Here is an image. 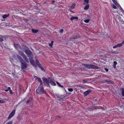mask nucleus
Segmentation results:
<instances>
[{"instance_id": "obj_1", "label": "nucleus", "mask_w": 124, "mask_h": 124, "mask_svg": "<svg viewBox=\"0 0 124 124\" xmlns=\"http://www.w3.org/2000/svg\"><path fill=\"white\" fill-rule=\"evenodd\" d=\"M17 57L20 62L21 70L24 71L27 68V63L20 56L17 55Z\"/></svg>"}, {"instance_id": "obj_2", "label": "nucleus", "mask_w": 124, "mask_h": 124, "mask_svg": "<svg viewBox=\"0 0 124 124\" xmlns=\"http://www.w3.org/2000/svg\"><path fill=\"white\" fill-rule=\"evenodd\" d=\"M36 92L38 94H45L46 95H48L47 93L46 92L44 89L43 86H39L37 89L36 90Z\"/></svg>"}, {"instance_id": "obj_3", "label": "nucleus", "mask_w": 124, "mask_h": 124, "mask_svg": "<svg viewBox=\"0 0 124 124\" xmlns=\"http://www.w3.org/2000/svg\"><path fill=\"white\" fill-rule=\"evenodd\" d=\"M82 65L88 69H99L98 67L91 64H83Z\"/></svg>"}, {"instance_id": "obj_4", "label": "nucleus", "mask_w": 124, "mask_h": 124, "mask_svg": "<svg viewBox=\"0 0 124 124\" xmlns=\"http://www.w3.org/2000/svg\"><path fill=\"white\" fill-rule=\"evenodd\" d=\"M42 79L43 83L47 87H50L48 78L47 79L45 77H44L43 78H42Z\"/></svg>"}, {"instance_id": "obj_5", "label": "nucleus", "mask_w": 124, "mask_h": 124, "mask_svg": "<svg viewBox=\"0 0 124 124\" xmlns=\"http://www.w3.org/2000/svg\"><path fill=\"white\" fill-rule=\"evenodd\" d=\"M19 54L22 57L26 62L27 63L29 62V60L26 55L23 53L22 52L20 51L19 52Z\"/></svg>"}, {"instance_id": "obj_6", "label": "nucleus", "mask_w": 124, "mask_h": 124, "mask_svg": "<svg viewBox=\"0 0 124 124\" xmlns=\"http://www.w3.org/2000/svg\"><path fill=\"white\" fill-rule=\"evenodd\" d=\"M27 55L30 58L29 60L32 63V62L34 61V60L32 59L33 58V54L32 53L31 51V53H29L27 54Z\"/></svg>"}, {"instance_id": "obj_7", "label": "nucleus", "mask_w": 124, "mask_h": 124, "mask_svg": "<svg viewBox=\"0 0 124 124\" xmlns=\"http://www.w3.org/2000/svg\"><path fill=\"white\" fill-rule=\"evenodd\" d=\"M48 79L49 83H50L52 85L55 86L56 85V84L54 82V79H52L51 78L49 77Z\"/></svg>"}, {"instance_id": "obj_8", "label": "nucleus", "mask_w": 124, "mask_h": 124, "mask_svg": "<svg viewBox=\"0 0 124 124\" xmlns=\"http://www.w3.org/2000/svg\"><path fill=\"white\" fill-rule=\"evenodd\" d=\"M15 112V110H13L12 112L9 115L8 119H9L11 118L14 115Z\"/></svg>"}, {"instance_id": "obj_9", "label": "nucleus", "mask_w": 124, "mask_h": 124, "mask_svg": "<svg viewBox=\"0 0 124 124\" xmlns=\"http://www.w3.org/2000/svg\"><path fill=\"white\" fill-rule=\"evenodd\" d=\"M91 90H88L87 91L85 92L84 93V96H86L91 92Z\"/></svg>"}, {"instance_id": "obj_10", "label": "nucleus", "mask_w": 124, "mask_h": 124, "mask_svg": "<svg viewBox=\"0 0 124 124\" xmlns=\"http://www.w3.org/2000/svg\"><path fill=\"white\" fill-rule=\"evenodd\" d=\"M14 46L15 48L17 50L19 48L20 49H22L21 46L19 44H17L16 45L14 44Z\"/></svg>"}, {"instance_id": "obj_11", "label": "nucleus", "mask_w": 124, "mask_h": 124, "mask_svg": "<svg viewBox=\"0 0 124 124\" xmlns=\"http://www.w3.org/2000/svg\"><path fill=\"white\" fill-rule=\"evenodd\" d=\"M37 63L38 64V66H39L42 71L44 70V69L41 66V64L39 63V61L38 60H36Z\"/></svg>"}, {"instance_id": "obj_12", "label": "nucleus", "mask_w": 124, "mask_h": 124, "mask_svg": "<svg viewBox=\"0 0 124 124\" xmlns=\"http://www.w3.org/2000/svg\"><path fill=\"white\" fill-rule=\"evenodd\" d=\"M22 49H23V50H25V51L26 50H27V49H28L29 48L28 47H27L25 45H23L22 46Z\"/></svg>"}, {"instance_id": "obj_13", "label": "nucleus", "mask_w": 124, "mask_h": 124, "mask_svg": "<svg viewBox=\"0 0 124 124\" xmlns=\"http://www.w3.org/2000/svg\"><path fill=\"white\" fill-rule=\"evenodd\" d=\"M78 18L77 16H72L70 18V20L71 21H72L74 19L78 20Z\"/></svg>"}, {"instance_id": "obj_14", "label": "nucleus", "mask_w": 124, "mask_h": 124, "mask_svg": "<svg viewBox=\"0 0 124 124\" xmlns=\"http://www.w3.org/2000/svg\"><path fill=\"white\" fill-rule=\"evenodd\" d=\"M25 53L27 55L29 53H31V51L29 49V48L28 49H27L25 51Z\"/></svg>"}, {"instance_id": "obj_15", "label": "nucleus", "mask_w": 124, "mask_h": 124, "mask_svg": "<svg viewBox=\"0 0 124 124\" xmlns=\"http://www.w3.org/2000/svg\"><path fill=\"white\" fill-rule=\"evenodd\" d=\"M86 5L84 7V9L85 10H87L89 8V4H86Z\"/></svg>"}, {"instance_id": "obj_16", "label": "nucleus", "mask_w": 124, "mask_h": 124, "mask_svg": "<svg viewBox=\"0 0 124 124\" xmlns=\"http://www.w3.org/2000/svg\"><path fill=\"white\" fill-rule=\"evenodd\" d=\"M9 14H8L7 15L5 14L2 16V17L3 19L6 18V17H8L9 16Z\"/></svg>"}, {"instance_id": "obj_17", "label": "nucleus", "mask_w": 124, "mask_h": 124, "mask_svg": "<svg viewBox=\"0 0 124 124\" xmlns=\"http://www.w3.org/2000/svg\"><path fill=\"white\" fill-rule=\"evenodd\" d=\"M84 5H85L86 3V4H89V0H84Z\"/></svg>"}, {"instance_id": "obj_18", "label": "nucleus", "mask_w": 124, "mask_h": 124, "mask_svg": "<svg viewBox=\"0 0 124 124\" xmlns=\"http://www.w3.org/2000/svg\"><path fill=\"white\" fill-rule=\"evenodd\" d=\"M32 31L33 33H37L39 31L38 30L32 29Z\"/></svg>"}, {"instance_id": "obj_19", "label": "nucleus", "mask_w": 124, "mask_h": 124, "mask_svg": "<svg viewBox=\"0 0 124 124\" xmlns=\"http://www.w3.org/2000/svg\"><path fill=\"white\" fill-rule=\"evenodd\" d=\"M56 83H57L58 85L60 87L63 88V86L61 85V84L59 83L58 82H56Z\"/></svg>"}, {"instance_id": "obj_20", "label": "nucleus", "mask_w": 124, "mask_h": 124, "mask_svg": "<svg viewBox=\"0 0 124 124\" xmlns=\"http://www.w3.org/2000/svg\"><path fill=\"white\" fill-rule=\"evenodd\" d=\"M75 6H76V4L74 3H73V4H72V5L70 7L71 8H74V7Z\"/></svg>"}, {"instance_id": "obj_21", "label": "nucleus", "mask_w": 124, "mask_h": 124, "mask_svg": "<svg viewBox=\"0 0 124 124\" xmlns=\"http://www.w3.org/2000/svg\"><path fill=\"white\" fill-rule=\"evenodd\" d=\"M4 37H2L1 36H0V41L2 42V41H3V38Z\"/></svg>"}, {"instance_id": "obj_22", "label": "nucleus", "mask_w": 124, "mask_h": 124, "mask_svg": "<svg viewBox=\"0 0 124 124\" xmlns=\"http://www.w3.org/2000/svg\"><path fill=\"white\" fill-rule=\"evenodd\" d=\"M90 21L89 19H86L84 20V22L86 23H89Z\"/></svg>"}, {"instance_id": "obj_23", "label": "nucleus", "mask_w": 124, "mask_h": 124, "mask_svg": "<svg viewBox=\"0 0 124 124\" xmlns=\"http://www.w3.org/2000/svg\"><path fill=\"white\" fill-rule=\"evenodd\" d=\"M35 79L36 80H37L38 81H39V82H40L41 81H42L40 78H39L37 77V78Z\"/></svg>"}, {"instance_id": "obj_24", "label": "nucleus", "mask_w": 124, "mask_h": 124, "mask_svg": "<svg viewBox=\"0 0 124 124\" xmlns=\"http://www.w3.org/2000/svg\"><path fill=\"white\" fill-rule=\"evenodd\" d=\"M88 109L89 111H92L93 110V109L92 108H91L90 107L88 108H87Z\"/></svg>"}, {"instance_id": "obj_25", "label": "nucleus", "mask_w": 124, "mask_h": 124, "mask_svg": "<svg viewBox=\"0 0 124 124\" xmlns=\"http://www.w3.org/2000/svg\"><path fill=\"white\" fill-rule=\"evenodd\" d=\"M122 96L124 97V89L122 90Z\"/></svg>"}, {"instance_id": "obj_26", "label": "nucleus", "mask_w": 124, "mask_h": 124, "mask_svg": "<svg viewBox=\"0 0 124 124\" xmlns=\"http://www.w3.org/2000/svg\"><path fill=\"white\" fill-rule=\"evenodd\" d=\"M111 52L112 53H114V54H117L118 53V52L116 51H112Z\"/></svg>"}, {"instance_id": "obj_27", "label": "nucleus", "mask_w": 124, "mask_h": 124, "mask_svg": "<svg viewBox=\"0 0 124 124\" xmlns=\"http://www.w3.org/2000/svg\"><path fill=\"white\" fill-rule=\"evenodd\" d=\"M104 82H109V83L111 82L108 79L105 80L104 81Z\"/></svg>"}, {"instance_id": "obj_28", "label": "nucleus", "mask_w": 124, "mask_h": 124, "mask_svg": "<svg viewBox=\"0 0 124 124\" xmlns=\"http://www.w3.org/2000/svg\"><path fill=\"white\" fill-rule=\"evenodd\" d=\"M118 47H120L122 46V44L120 43L118 44L117 45Z\"/></svg>"}, {"instance_id": "obj_29", "label": "nucleus", "mask_w": 124, "mask_h": 124, "mask_svg": "<svg viewBox=\"0 0 124 124\" xmlns=\"http://www.w3.org/2000/svg\"><path fill=\"white\" fill-rule=\"evenodd\" d=\"M68 90L69 91L71 92H72L73 90V89L72 88H70L68 89Z\"/></svg>"}, {"instance_id": "obj_30", "label": "nucleus", "mask_w": 124, "mask_h": 124, "mask_svg": "<svg viewBox=\"0 0 124 124\" xmlns=\"http://www.w3.org/2000/svg\"><path fill=\"white\" fill-rule=\"evenodd\" d=\"M78 38L76 36V37H73L70 38L71 39H76L77 38Z\"/></svg>"}, {"instance_id": "obj_31", "label": "nucleus", "mask_w": 124, "mask_h": 124, "mask_svg": "<svg viewBox=\"0 0 124 124\" xmlns=\"http://www.w3.org/2000/svg\"><path fill=\"white\" fill-rule=\"evenodd\" d=\"M112 1L115 4H116L117 3V2L116 1V0H112Z\"/></svg>"}, {"instance_id": "obj_32", "label": "nucleus", "mask_w": 124, "mask_h": 124, "mask_svg": "<svg viewBox=\"0 0 124 124\" xmlns=\"http://www.w3.org/2000/svg\"><path fill=\"white\" fill-rule=\"evenodd\" d=\"M12 121H10L9 122L7 123L6 124H12Z\"/></svg>"}, {"instance_id": "obj_33", "label": "nucleus", "mask_w": 124, "mask_h": 124, "mask_svg": "<svg viewBox=\"0 0 124 124\" xmlns=\"http://www.w3.org/2000/svg\"><path fill=\"white\" fill-rule=\"evenodd\" d=\"M39 82L40 83V86H41L43 85V83H42V81H41Z\"/></svg>"}, {"instance_id": "obj_34", "label": "nucleus", "mask_w": 124, "mask_h": 124, "mask_svg": "<svg viewBox=\"0 0 124 124\" xmlns=\"http://www.w3.org/2000/svg\"><path fill=\"white\" fill-rule=\"evenodd\" d=\"M63 29H61L60 31V32L61 33H63Z\"/></svg>"}, {"instance_id": "obj_35", "label": "nucleus", "mask_w": 124, "mask_h": 124, "mask_svg": "<svg viewBox=\"0 0 124 124\" xmlns=\"http://www.w3.org/2000/svg\"><path fill=\"white\" fill-rule=\"evenodd\" d=\"M113 8L114 9H116L117 8L116 7L114 4L113 5Z\"/></svg>"}, {"instance_id": "obj_36", "label": "nucleus", "mask_w": 124, "mask_h": 124, "mask_svg": "<svg viewBox=\"0 0 124 124\" xmlns=\"http://www.w3.org/2000/svg\"><path fill=\"white\" fill-rule=\"evenodd\" d=\"M100 100H98L97 99H95L94 100V101L95 102H98Z\"/></svg>"}, {"instance_id": "obj_37", "label": "nucleus", "mask_w": 124, "mask_h": 124, "mask_svg": "<svg viewBox=\"0 0 124 124\" xmlns=\"http://www.w3.org/2000/svg\"><path fill=\"white\" fill-rule=\"evenodd\" d=\"M53 45V44L52 43H49V45L51 47Z\"/></svg>"}, {"instance_id": "obj_38", "label": "nucleus", "mask_w": 124, "mask_h": 124, "mask_svg": "<svg viewBox=\"0 0 124 124\" xmlns=\"http://www.w3.org/2000/svg\"><path fill=\"white\" fill-rule=\"evenodd\" d=\"M114 65H116L117 64V62L116 61H114Z\"/></svg>"}, {"instance_id": "obj_39", "label": "nucleus", "mask_w": 124, "mask_h": 124, "mask_svg": "<svg viewBox=\"0 0 124 124\" xmlns=\"http://www.w3.org/2000/svg\"><path fill=\"white\" fill-rule=\"evenodd\" d=\"M104 69L106 71L108 72V69L106 68H105Z\"/></svg>"}, {"instance_id": "obj_40", "label": "nucleus", "mask_w": 124, "mask_h": 124, "mask_svg": "<svg viewBox=\"0 0 124 124\" xmlns=\"http://www.w3.org/2000/svg\"><path fill=\"white\" fill-rule=\"evenodd\" d=\"M118 47L117 46V45L114 46L113 47V48H115L116 47Z\"/></svg>"}, {"instance_id": "obj_41", "label": "nucleus", "mask_w": 124, "mask_h": 124, "mask_svg": "<svg viewBox=\"0 0 124 124\" xmlns=\"http://www.w3.org/2000/svg\"><path fill=\"white\" fill-rule=\"evenodd\" d=\"M118 47L117 46V45L114 46L113 47V48H115L116 47Z\"/></svg>"}, {"instance_id": "obj_42", "label": "nucleus", "mask_w": 124, "mask_h": 124, "mask_svg": "<svg viewBox=\"0 0 124 124\" xmlns=\"http://www.w3.org/2000/svg\"><path fill=\"white\" fill-rule=\"evenodd\" d=\"M120 22H121V23H122L123 24V23H124V22L123 20H121L120 21Z\"/></svg>"}, {"instance_id": "obj_43", "label": "nucleus", "mask_w": 124, "mask_h": 124, "mask_svg": "<svg viewBox=\"0 0 124 124\" xmlns=\"http://www.w3.org/2000/svg\"><path fill=\"white\" fill-rule=\"evenodd\" d=\"M9 91L10 92V94H12V91L11 90H10Z\"/></svg>"}, {"instance_id": "obj_44", "label": "nucleus", "mask_w": 124, "mask_h": 124, "mask_svg": "<svg viewBox=\"0 0 124 124\" xmlns=\"http://www.w3.org/2000/svg\"><path fill=\"white\" fill-rule=\"evenodd\" d=\"M83 81L84 82V83H85V82H87V80H83Z\"/></svg>"}, {"instance_id": "obj_45", "label": "nucleus", "mask_w": 124, "mask_h": 124, "mask_svg": "<svg viewBox=\"0 0 124 124\" xmlns=\"http://www.w3.org/2000/svg\"><path fill=\"white\" fill-rule=\"evenodd\" d=\"M3 103V101L2 100H0V103Z\"/></svg>"}, {"instance_id": "obj_46", "label": "nucleus", "mask_w": 124, "mask_h": 124, "mask_svg": "<svg viewBox=\"0 0 124 124\" xmlns=\"http://www.w3.org/2000/svg\"><path fill=\"white\" fill-rule=\"evenodd\" d=\"M30 101V100H28L27 101L26 103H28Z\"/></svg>"}, {"instance_id": "obj_47", "label": "nucleus", "mask_w": 124, "mask_h": 124, "mask_svg": "<svg viewBox=\"0 0 124 124\" xmlns=\"http://www.w3.org/2000/svg\"><path fill=\"white\" fill-rule=\"evenodd\" d=\"M56 117L57 118H60V116H56Z\"/></svg>"}, {"instance_id": "obj_48", "label": "nucleus", "mask_w": 124, "mask_h": 124, "mask_svg": "<svg viewBox=\"0 0 124 124\" xmlns=\"http://www.w3.org/2000/svg\"><path fill=\"white\" fill-rule=\"evenodd\" d=\"M124 41H123L122 42V43H121V44H122V46L124 44Z\"/></svg>"}, {"instance_id": "obj_49", "label": "nucleus", "mask_w": 124, "mask_h": 124, "mask_svg": "<svg viewBox=\"0 0 124 124\" xmlns=\"http://www.w3.org/2000/svg\"><path fill=\"white\" fill-rule=\"evenodd\" d=\"M8 90H9V91H10V90H11L10 87H8Z\"/></svg>"}, {"instance_id": "obj_50", "label": "nucleus", "mask_w": 124, "mask_h": 124, "mask_svg": "<svg viewBox=\"0 0 124 124\" xmlns=\"http://www.w3.org/2000/svg\"><path fill=\"white\" fill-rule=\"evenodd\" d=\"M116 65H113V67L114 68H116Z\"/></svg>"}, {"instance_id": "obj_51", "label": "nucleus", "mask_w": 124, "mask_h": 124, "mask_svg": "<svg viewBox=\"0 0 124 124\" xmlns=\"http://www.w3.org/2000/svg\"><path fill=\"white\" fill-rule=\"evenodd\" d=\"M25 22H26L27 21H28V20L27 19H25Z\"/></svg>"}, {"instance_id": "obj_52", "label": "nucleus", "mask_w": 124, "mask_h": 124, "mask_svg": "<svg viewBox=\"0 0 124 124\" xmlns=\"http://www.w3.org/2000/svg\"><path fill=\"white\" fill-rule=\"evenodd\" d=\"M55 2V1H52V3H54Z\"/></svg>"}, {"instance_id": "obj_53", "label": "nucleus", "mask_w": 124, "mask_h": 124, "mask_svg": "<svg viewBox=\"0 0 124 124\" xmlns=\"http://www.w3.org/2000/svg\"><path fill=\"white\" fill-rule=\"evenodd\" d=\"M8 89H6V90H5V91L6 92H8Z\"/></svg>"}, {"instance_id": "obj_54", "label": "nucleus", "mask_w": 124, "mask_h": 124, "mask_svg": "<svg viewBox=\"0 0 124 124\" xmlns=\"http://www.w3.org/2000/svg\"><path fill=\"white\" fill-rule=\"evenodd\" d=\"M54 42V41H52L51 42V43L53 44V43Z\"/></svg>"}, {"instance_id": "obj_55", "label": "nucleus", "mask_w": 124, "mask_h": 124, "mask_svg": "<svg viewBox=\"0 0 124 124\" xmlns=\"http://www.w3.org/2000/svg\"><path fill=\"white\" fill-rule=\"evenodd\" d=\"M37 63H36V64H35L34 65V66H35L36 67L37 66Z\"/></svg>"}, {"instance_id": "obj_56", "label": "nucleus", "mask_w": 124, "mask_h": 124, "mask_svg": "<svg viewBox=\"0 0 124 124\" xmlns=\"http://www.w3.org/2000/svg\"><path fill=\"white\" fill-rule=\"evenodd\" d=\"M70 11L71 12H73V13L74 12L73 11H72V10H70Z\"/></svg>"}]
</instances>
